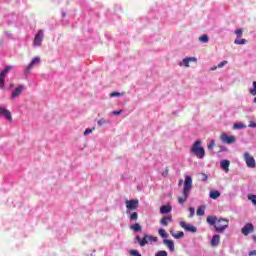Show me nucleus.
<instances>
[{
  "instance_id": "1",
  "label": "nucleus",
  "mask_w": 256,
  "mask_h": 256,
  "mask_svg": "<svg viewBox=\"0 0 256 256\" xmlns=\"http://www.w3.org/2000/svg\"><path fill=\"white\" fill-rule=\"evenodd\" d=\"M208 225L214 226L216 233H223L229 227V219L217 218V216H208L206 219Z\"/></svg>"
},
{
  "instance_id": "2",
  "label": "nucleus",
  "mask_w": 256,
  "mask_h": 256,
  "mask_svg": "<svg viewBox=\"0 0 256 256\" xmlns=\"http://www.w3.org/2000/svg\"><path fill=\"white\" fill-rule=\"evenodd\" d=\"M192 188H193V179L191 178V176H185L183 197L178 198V203L180 205H183V203H185V201L189 199V193L191 192Z\"/></svg>"
},
{
  "instance_id": "3",
  "label": "nucleus",
  "mask_w": 256,
  "mask_h": 256,
  "mask_svg": "<svg viewBox=\"0 0 256 256\" xmlns=\"http://www.w3.org/2000/svg\"><path fill=\"white\" fill-rule=\"evenodd\" d=\"M190 152L192 153V155H195L197 159H203L205 157V148L201 146V140H197L194 142V144L190 148Z\"/></svg>"
},
{
  "instance_id": "4",
  "label": "nucleus",
  "mask_w": 256,
  "mask_h": 256,
  "mask_svg": "<svg viewBox=\"0 0 256 256\" xmlns=\"http://www.w3.org/2000/svg\"><path fill=\"white\" fill-rule=\"evenodd\" d=\"M244 161H245L247 167H249L250 169H255V167H256L255 158L253 156H251V154L249 152L244 153Z\"/></svg>"
},
{
  "instance_id": "5",
  "label": "nucleus",
  "mask_w": 256,
  "mask_h": 256,
  "mask_svg": "<svg viewBox=\"0 0 256 256\" xmlns=\"http://www.w3.org/2000/svg\"><path fill=\"white\" fill-rule=\"evenodd\" d=\"M13 67L6 66L5 69L0 73V89L5 88V78L7 77V74L9 71H11Z\"/></svg>"
},
{
  "instance_id": "6",
  "label": "nucleus",
  "mask_w": 256,
  "mask_h": 256,
  "mask_svg": "<svg viewBox=\"0 0 256 256\" xmlns=\"http://www.w3.org/2000/svg\"><path fill=\"white\" fill-rule=\"evenodd\" d=\"M220 141H222V143H225L226 145H231L235 143V141H237V138H235V136H229L227 135V133H222L220 135Z\"/></svg>"
},
{
  "instance_id": "7",
  "label": "nucleus",
  "mask_w": 256,
  "mask_h": 256,
  "mask_svg": "<svg viewBox=\"0 0 256 256\" xmlns=\"http://www.w3.org/2000/svg\"><path fill=\"white\" fill-rule=\"evenodd\" d=\"M139 207V200L137 199H132V200H126V209L127 213L129 211H135Z\"/></svg>"
},
{
  "instance_id": "8",
  "label": "nucleus",
  "mask_w": 256,
  "mask_h": 256,
  "mask_svg": "<svg viewBox=\"0 0 256 256\" xmlns=\"http://www.w3.org/2000/svg\"><path fill=\"white\" fill-rule=\"evenodd\" d=\"M147 243H157V237L145 234L142 240L140 241V247H145Z\"/></svg>"
},
{
  "instance_id": "9",
  "label": "nucleus",
  "mask_w": 256,
  "mask_h": 256,
  "mask_svg": "<svg viewBox=\"0 0 256 256\" xmlns=\"http://www.w3.org/2000/svg\"><path fill=\"white\" fill-rule=\"evenodd\" d=\"M43 30H39L37 34L34 37L33 45L34 47H41V44L43 43Z\"/></svg>"
},
{
  "instance_id": "10",
  "label": "nucleus",
  "mask_w": 256,
  "mask_h": 256,
  "mask_svg": "<svg viewBox=\"0 0 256 256\" xmlns=\"http://www.w3.org/2000/svg\"><path fill=\"white\" fill-rule=\"evenodd\" d=\"M180 227H182V229H185L186 231H188L189 233H197V227L185 222V221H181L179 223Z\"/></svg>"
},
{
  "instance_id": "11",
  "label": "nucleus",
  "mask_w": 256,
  "mask_h": 256,
  "mask_svg": "<svg viewBox=\"0 0 256 256\" xmlns=\"http://www.w3.org/2000/svg\"><path fill=\"white\" fill-rule=\"evenodd\" d=\"M25 90L24 85H19L11 94L10 99H17L21 93Z\"/></svg>"
},
{
  "instance_id": "12",
  "label": "nucleus",
  "mask_w": 256,
  "mask_h": 256,
  "mask_svg": "<svg viewBox=\"0 0 256 256\" xmlns=\"http://www.w3.org/2000/svg\"><path fill=\"white\" fill-rule=\"evenodd\" d=\"M255 230V228L253 227L252 223H247L243 228H242V235H249V233H253V231Z\"/></svg>"
},
{
  "instance_id": "13",
  "label": "nucleus",
  "mask_w": 256,
  "mask_h": 256,
  "mask_svg": "<svg viewBox=\"0 0 256 256\" xmlns=\"http://www.w3.org/2000/svg\"><path fill=\"white\" fill-rule=\"evenodd\" d=\"M38 63H41V58L39 57L33 58L30 64L27 66L25 73H29V71H31V68L35 67V65H38Z\"/></svg>"
},
{
  "instance_id": "14",
  "label": "nucleus",
  "mask_w": 256,
  "mask_h": 256,
  "mask_svg": "<svg viewBox=\"0 0 256 256\" xmlns=\"http://www.w3.org/2000/svg\"><path fill=\"white\" fill-rule=\"evenodd\" d=\"M3 115L8 121H11L13 117L11 116V111L7 110L6 108H0V116Z\"/></svg>"
},
{
  "instance_id": "15",
  "label": "nucleus",
  "mask_w": 256,
  "mask_h": 256,
  "mask_svg": "<svg viewBox=\"0 0 256 256\" xmlns=\"http://www.w3.org/2000/svg\"><path fill=\"white\" fill-rule=\"evenodd\" d=\"M171 211H173V207H171V205H163L160 207L161 215H167L168 213H171Z\"/></svg>"
},
{
  "instance_id": "16",
  "label": "nucleus",
  "mask_w": 256,
  "mask_h": 256,
  "mask_svg": "<svg viewBox=\"0 0 256 256\" xmlns=\"http://www.w3.org/2000/svg\"><path fill=\"white\" fill-rule=\"evenodd\" d=\"M221 241V236L219 234H215L212 239H211V246L212 247H217Z\"/></svg>"
},
{
  "instance_id": "17",
  "label": "nucleus",
  "mask_w": 256,
  "mask_h": 256,
  "mask_svg": "<svg viewBox=\"0 0 256 256\" xmlns=\"http://www.w3.org/2000/svg\"><path fill=\"white\" fill-rule=\"evenodd\" d=\"M163 243L170 251H175V242H173V240L164 239Z\"/></svg>"
},
{
  "instance_id": "18",
  "label": "nucleus",
  "mask_w": 256,
  "mask_h": 256,
  "mask_svg": "<svg viewBox=\"0 0 256 256\" xmlns=\"http://www.w3.org/2000/svg\"><path fill=\"white\" fill-rule=\"evenodd\" d=\"M171 221H173V217L172 216H166V217H163L160 220V224H162L164 227H167V225H169V223H171Z\"/></svg>"
},
{
  "instance_id": "19",
  "label": "nucleus",
  "mask_w": 256,
  "mask_h": 256,
  "mask_svg": "<svg viewBox=\"0 0 256 256\" xmlns=\"http://www.w3.org/2000/svg\"><path fill=\"white\" fill-rule=\"evenodd\" d=\"M130 229L132 231H134L135 233H139V232L143 231V227H141L139 223H135V224L131 225Z\"/></svg>"
},
{
  "instance_id": "20",
  "label": "nucleus",
  "mask_w": 256,
  "mask_h": 256,
  "mask_svg": "<svg viewBox=\"0 0 256 256\" xmlns=\"http://www.w3.org/2000/svg\"><path fill=\"white\" fill-rule=\"evenodd\" d=\"M209 197L210 199H219V197H221V192L217 190H212L210 191Z\"/></svg>"
},
{
  "instance_id": "21",
  "label": "nucleus",
  "mask_w": 256,
  "mask_h": 256,
  "mask_svg": "<svg viewBox=\"0 0 256 256\" xmlns=\"http://www.w3.org/2000/svg\"><path fill=\"white\" fill-rule=\"evenodd\" d=\"M229 165H230L229 160H222V161L220 162V167H221L222 169H224V171H229Z\"/></svg>"
},
{
  "instance_id": "22",
  "label": "nucleus",
  "mask_w": 256,
  "mask_h": 256,
  "mask_svg": "<svg viewBox=\"0 0 256 256\" xmlns=\"http://www.w3.org/2000/svg\"><path fill=\"white\" fill-rule=\"evenodd\" d=\"M170 234L172 235V237H174V239H181L185 237V233L183 231H180L177 234H175L173 231H170Z\"/></svg>"
},
{
  "instance_id": "23",
  "label": "nucleus",
  "mask_w": 256,
  "mask_h": 256,
  "mask_svg": "<svg viewBox=\"0 0 256 256\" xmlns=\"http://www.w3.org/2000/svg\"><path fill=\"white\" fill-rule=\"evenodd\" d=\"M191 61H197V58L195 57H190V58H184L182 63L186 66L189 67V63H191Z\"/></svg>"
},
{
  "instance_id": "24",
  "label": "nucleus",
  "mask_w": 256,
  "mask_h": 256,
  "mask_svg": "<svg viewBox=\"0 0 256 256\" xmlns=\"http://www.w3.org/2000/svg\"><path fill=\"white\" fill-rule=\"evenodd\" d=\"M196 215H198V217H203V215H205V206L198 207Z\"/></svg>"
},
{
  "instance_id": "25",
  "label": "nucleus",
  "mask_w": 256,
  "mask_h": 256,
  "mask_svg": "<svg viewBox=\"0 0 256 256\" xmlns=\"http://www.w3.org/2000/svg\"><path fill=\"white\" fill-rule=\"evenodd\" d=\"M225 65H227V61H222L217 66L212 67L211 71H216V69H221L222 67H225Z\"/></svg>"
},
{
  "instance_id": "26",
  "label": "nucleus",
  "mask_w": 256,
  "mask_h": 256,
  "mask_svg": "<svg viewBox=\"0 0 256 256\" xmlns=\"http://www.w3.org/2000/svg\"><path fill=\"white\" fill-rule=\"evenodd\" d=\"M199 41L200 43H209V36H207V34H203L199 37Z\"/></svg>"
},
{
  "instance_id": "27",
  "label": "nucleus",
  "mask_w": 256,
  "mask_h": 256,
  "mask_svg": "<svg viewBox=\"0 0 256 256\" xmlns=\"http://www.w3.org/2000/svg\"><path fill=\"white\" fill-rule=\"evenodd\" d=\"M158 233H159L160 237H162L163 239H167V237H169V235L167 234V232L163 228L159 229Z\"/></svg>"
},
{
  "instance_id": "28",
  "label": "nucleus",
  "mask_w": 256,
  "mask_h": 256,
  "mask_svg": "<svg viewBox=\"0 0 256 256\" xmlns=\"http://www.w3.org/2000/svg\"><path fill=\"white\" fill-rule=\"evenodd\" d=\"M130 221H137V219H139V214L137 212H133L130 216H129Z\"/></svg>"
},
{
  "instance_id": "29",
  "label": "nucleus",
  "mask_w": 256,
  "mask_h": 256,
  "mask_svg": "<svg viewBox=\"0 0 256 256\" xmlns=\"http://www.w3.org/2000/svg\"><path fill=\"white\" fill-rule=\"evenodd\" d=\"M235 35L238 39H241V37H243V30L242 29H236L235 30Z\"/></svg>"
},
{
  "instance_id": "30",
  "label": "nucleus",
  "mask_w": 256,
  "mask_h": 256,
  "mask_svg": "<svg viewBox=\"0 0 256 256\" xmlns=\"http://www.w3.org/2000/svg\"><path fill=\"white\" fill-rule=\"evenodd\" d=\"M233 129H245V125L242 123H235Z\"/></svg>"
},
{
  "instance_id": "31",
  "label": "nucleus",
  "mask_w": 256,
  "mask_h": 256,
  "mask_svg": "<svg viewBox=\"0 0 256 256\" xmlns=\"http://www.w3.org/2000/svg\"><path fill=\"white\" fill-rule=\"evenodd\" d=\"M234 43H235V45H245V44H247V40L246 39L235 40Z\"/></svg>"
},
{
  "instance_id": "32",
  "label": "nucleus",
  "mask_w": 256,
  "mask_h": 256,
  "mask_svg": "<svg viewBox=\"0 0 256 256\" xmlns=\"http://www.w3.org/2000/svg\"><path fill=\"white\" fill-rule=\"evenodd\" d=\"M129 255H131V256H141V253H139L138 250H130Z\"/></svg>"
},
{
  "instance_id": "33",
  "label": "nucleus",
  "mask_w": 256,
  "mask_h": 256,
  "mask_svg": "<svg viewBox=\"0 0 256 256\" xmlns=\"http://www.w3.org/2000/svg\"><path fill=\"white\" fill-rule=\"evenodd\" d=\"M253 88L250 89V93L255 96L256 95V81L253 82Z\"/></svg>"
},
{
  "instance_id": "34",
  "label": "nucleus",
  "mask_w": 256,
  "mask_h": 256,
  "mask_svg": "<svg viewBox=\"0 0 256 256\" xmlns=\"http://www.w3.org/2000/svg\"><path fill=\"white\" fill-rule=\"evenodd\" d=\"M214 147H215V140H211V142L208 144V150L213 151Z\"/></svg>"
},
{
  "instance_id": "35",
  "label": "nucleus",
  "mask_w": 256,
  "mask_h": 256,
  "mask_svg": "<svg viewBox=\"0 0 256 256\" xmlns=\"http://www.w3.org/2000/svg\"><path fill=\"white\" fill-rule=\"evenodd\" d=\"M248 199L249 201H252L253 205L256 206V195H249Z\"/></svg>"
},
{
  "instance_id": "36",
  "label": "nucleus",
  "mask_w": 256,
  "mask_h": 256,
  "mask_svg": "<svg viewBox=\"0 0 256 256\" xmlns=\"http://www.w3.org/2000/svg\"><path fill=\"white\" fill-rule=\"evenodd\" d=\"M155 256H167V251L160 250L155 254Z\"/></svg>"
},
{
  "instance_id": "37",
  "label": "nucleus",
  "mask_w": 256,
  "mask_h": 256,
  "mask_svg": "<svg viewBox=\"0 0 256 256\" xmlns=\"http://www.w3.org/2000/svg\"><path fill=\"white\" fill-rule=\"evenodd\" d=\"M189 211H190V214H189V218L191 219L192 217H194L195 216V208H193V207H190L189 208Z\"/></svg>"
},
{
  "instance_id": "38",
  "label": "nucleus",
  "mask_w": 256,
  "mask_h": 256,
  "mask_svg": "<svg viewBox=\"0 0 256 256\" xmlns=\"http://www.w3.org/2000/svg\"><path fill=\"white\" fill-rule=\"evenodd\" d=\"M93 131H95V128H93V129H86L84 131V135L87 136V135H89V133H93Z\"/></svg>"
},
{
  "instance_id": "39",
  "label": "nucleus",
  "mask_w": 256,
  "mask_h": 256,
  "mask_svg": "<svg viewBox=\"0 0 256 256\" xmlns=\"http://www.w3.org/2000/svg\"><path fill=\"white\" fill-rule=\"evenodd\" d=\"M120 95H121V93H119V92H112L110 94V97H120Z\"/></svg>"
},
{
  "instance_id": "40",
  "label": "nucleus",
  "mask_w": 256,
  "mask_h": 256,
  "mask_svg": "<svg viewBox=\"0 0 256 256\" xmlns=\"http://www.w3.org/2000/svg\"><path fill=\"white\" fill-rule=\"evenodd\" d=\"M105 119H100V120H98V125H99V127H101V126H103V125H105Z\"/></svg>"
},
{
  "instance_id": "41",
  "label": "nucleus",
  "mask_w": 256,
  "mask_h": 256,
  "mask_svg": "<svg viewBox=\"0 0 256 256\" xmlns=\"http://www.w3.org/2000/svg\"><path fill=\"white\" fill-rule=\"evenodd\" d=\"M248 127L252 128V129H256V123L253 121H250Z\"/></svg>"
},
{
  "instance_id": "42",
  "label": "nucleus",
  "mask_w": 256,
  "mask_h": 256,
  "mask_svg": "<svg viewBox=\"0 0 256 256\" xmlns=\"http://www.w3.org/2000/svg\"><path fill=\"white\" fill-rule=\"evenodd\" d=\"M169 175V168H166L165 171L162 173L163 177H167Z\"/></svg>"
},
{
  "instance_id": "43",
  "label": "nucleus",
  "mask_w": 256,
  "mask_h": 256,
  "mask_svg": "<svg viewBox=\"0 0 256 256\" xmlns=\"http://www.w3.org/2000/svg\"><path fill=\"white\" fill-rule=\"evenodd\" d=\"M209 179V176L207 174L202 173V181H207Z\"/></svg>"
},
{
  "instance_id": "44",
  "label": "nucleus",
  "mask_w": 256,
  "mask_h": 256,
  "mask_svg": "<svg viewBox=\"0 0 256 256\" xmlns=\"http://www.w3.org/2000/svg\"><path fill=\"white\" fill-rule=\"evenodd\" d=\"M135 240L139 243V245H141L142 239L139 235H136Z\"/></svg>"
},
{
  "instance_id": "45",
  "label": "nucleus",
  "mask_w": 256,
  "mask_h": 256,
  "mask_svg": "<svg viewBox=\"0 0 256 256\" xmlns=\"http://www.w3.org/2000/svg\"><path fill=\"white\" fill-rule=\"evenodd\" d=\"M121 113H122L121 110H119V111H113V112H112L113 115H121Z\"/></svg>"
},
{
  "instance_id": "46",
  "label": "nucleus",
  "mask_w": 256,
  "mask_h": 256,
  "mask_svg": "<svg viewBox=\"0 0 256 256\" xmlns=\"http://www.w3.org/2000/svg\"><path fill=\"white\" fill-rule=\"evenodd\" d=\"M253 255H256V250H252L249 252V256H253Z\"/></svg>"
},
{
  "instance_id": "47",
  "label": "nucleus",
  "mask_w": 256,
  "mask_h": 256,
  "mask_svg": "<svg viewBox=\"0 0 256 256\" xmlns=\"http://www.w3.org/2000/svg\"><path fill=\"white\" fill-rule=\"evenodd\" d=\"M253 103H256V97L253 99Z\"/></svg>"
},
{
  "instance_id": "48",
  "label": "nucleus",
  "mask_w": 256,
  "mask_h": 256,
  "mask_svg": "<svg viewBox=\"0 0 256 256\" xmlns=\"http://www.w3.org/2000/svg\"><path fill=\"white\" fill-rule=\"evenodd\" d=\"M181 183H183V180H180V181H179V185H181Z\"/></svg>"
},
{
  "instance_id": "49",
  "label": "nucleus",
  "mask_w": 256,
  "mask_h": 256,
  "mask_svg": "<svg viewBox=\"0 0 256 256\" xmlns=\"http://www.w3.org/2000/svg\"><path fill=\"white\" fill-rule=\"evenodd\" d=\"M14 86V84H10V87H13Z\"/></svg>"
},
{
  "instance_id": "50",
  "label": "nucleus",
  "mask_w": 256,
  "mask_h": 256,
  "mask_svg": "<svg viewBox=\"0 0 256 256\" xmlns=\"http://www.w3.org/2000/svg\"><path fill=\"white\" fill-rule=\"evenodd\" d=\"M62 16L65 17V13H63Z\"/></svg>"
}]
</instances>
